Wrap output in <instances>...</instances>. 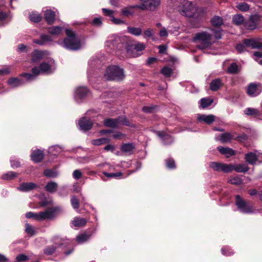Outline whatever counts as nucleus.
I'll list each match as a JSON object with an SVG mask.
<instances>
[{"mask_svg": "<svg viewBox=\"0 0 262 262\" xmlns=\"http://www.w3.org/2000/svg\"><path fill=\"white\" fill-rule=\"evenodd\" d=\"M66 34L67 36L63 40H59L57 43L63 48L71 51H76L82 47L81 41L76 34L70 29H66Z\"/></svg>", "mask_w": 262, "mask_h": 262, "instance_id": "1", "label": "nucleus"}, {"mask_svg": "<svg viewBox=\"0 0 262 262\" xmlns=\"http://www.w3.org/2000/svg\"><path fill=\"white\" fill-rule=\"evenodd\" d=\"M178 11L187 17L199 18L204 14L203 9L197 8L191 2L185 0L177 7Z\"/></svg>", "mask_w": 262, "mask_h": 262, "instance_id": "2", "label": "nucleus"}, {"mask_svg": "<svg viewBox=\"0 0 262 262\" xmlns=\"http://www.w3.org/2000/svg\"><path fill=\"white\" fill-rule=\"evenodd\" d=\"M124 70L118 66H108L104 74V77L108 81H120L125 78Z\"/></svg>", "mask_w": 262, "mask_h": 262, "instance_id": "3", "label": "nucleus"}, {"mask_svg": "<svg viewBox=\"0 0 262 262\" xmlns=\"http://www.w3.org/2000/svg\"><path fill=\"white\" fill-rule=\"evenodd\" d=\"M246 47L252 49H258L262 47V41L259 38H248L243 40V44L236 45L235 49L239 53L244 52Z\"/></svg>", "mask_w": 262, "mask_h": 262, "instance_id": "4", "label": "nucleus"}, {"mask_svg": "<svg viewBox=\"0 0 262 262\" xmlns=\"http://www.w3.org/2000/svg\"><path fill=\"white\" fill-rule=\"evenodd\" d=\"M235 204L237 210L244 214H252L256 212L251 204L245 201L239 195H235Z\"/></svg>", "mask_w": 262, "mask_h": 262, "instance_id": "5", "label": "nucleus"}, {"mask_svg": "<svg viewBox=\"0 0 262 262\" xmlns=\"http://www.w3.org/2000/svg\"><path fill=\"white\" fill-rule=\"evenodd\" d=\"M100 62L97 59H91L89 62V66L87 71L88 79L91 84L95 82V79L98 74L99 69L97 68V64Z\"/></svg>", "mask_w": 262, "mask_h": 262, "instance_id": "6", "label": "nucleus"}, {"mask_svg": "<svg viewBox=\"0 0 262 262\" xmlns=\"http://www.w3.org/2000/svg\"><path fill=\"white\" fill-rule=\"evenodd\" d=\"M194 39L195 41H199L197 47L200 49L208 48L211 45V35L207 32H204L196 34Z\"/></svg>", "mask_w": 262, "mask_h": 262, "instance_id": "7", "label": "nucleus"}, {"mask_svg": "<svg viewBox=\"0 0 262 262\" xmlns=\"http://www.w3.org/2000/svg\"><path fill=\"white\" fill-rule=\"evenodd\" d=\"M91 92L84 86H79L76 87L73 93V97L77 103L82 102L90 95Z\"/></svg>", "mask_w": 262, "mask_h": 262, "instance_id": "8", "label": "nucleus"}, {"mask_svg": "<svg viewBox=\"0 0 262 262\" xmlns=\"http://www.w3.org/2000/svg\"><path fill=\"white\" fill-rule=\"evenodd\" d=\"M54 60L52 58H48L47 61L42 62L38 68V75L40 74H50L54 71Z\"/></svg>", "mask_w": 262, "mask_h": 262, "instance_id": "9", "label": "nucleus"}, {"mask_svg": "<svg viewBox=\"0 0 262 262\" xmlns=\"http://www.w3.org/2000/svg\"><path fill=\"white\" fill-rule=\"evenodd\" d=\"M143 3H147V4H141L134 5L135 9L138 8L142 10H154L160 3V0H140Z\"/></svg>", "mask_w": 262, "mask_h": 262, "instance_id": "10", "label": "nucleus"}, {"mask_svg": "<svg viewBox=\"0 0 262 262\" xmlns=\"http://www.w3.org/2000/svg\"><path fill=\"white\" fill-rule=\"evenodd\" d=\"M105 46L115 50L122 48L123 44L121 42L119 36L116 35H113L109 37L106 42Z\"/></svg>", "mask_w": 262, "mask_h": 262, "instance_id": "11", "label": "nucleus"}, {"mask_svg": "<svg viewBox=\"0 0 262 262\" xmlns=\"http://www.w3.org/2000/svg\"><path fill=\"white\" fill-rule=\"evenodd\" d=\"M209 166L212 170L216 172L222 171L224 173L229 172V164L211 162L209 163Z\"/></svg>", "mask_w": 262, "mask_h": 262, "instance_id": "12", "label": "nucleus"}, {"mask_svg": "<svg viewBox=\"0 0 262 262\" xmlns=\"http://www.w3.org/2000/svg\"><path fill=\"white\" fill-rule=\"evenodd\" d=\"M151 130L161 140L163 144L169 145L173 142V137L171 135L167 134L165 132L157 131L154 129Z\"/></svg>", "mask_w": 262, "mask_h": 262, "instance_id": "13", "label": "nucleus"}, {"mask_svg": "<svg viewBox=\"0 0 262 262\" xmlns=\"http://www.w3.org/2000/svg\"><path fill=\"white\" fill-rule=\"evenodd\" d=\"M258 20V15H252L248 20L244 22V28L247 30H254L256 28Z\"/></svg>", "mask_w": 262, "mask_h": 262, "instance_id": "14", "label": "nucleus"}, {"mask_svg": "<svg viewBox=\"0 0 262 262\" xmlns=\"http://www.w3.org/2000/svg\"><path fill=\"white\" fill-rule=\"evenodd\" d=\"M93 124V121L86 117H82L78 122L80 129L84 132L90 130L92 127Z\"/></svg>", "mask_w": 262, "mask_h": 262, "instance_id": "15", "label": "nucleus"}, {"mask_svg": "<svg viewBox=\"0 0 262 262\" xmlns=\"http://www.w3.org/2000/svg\"><path fill=\"white\" fill-rule=\"evenodd\" d=\"M262 91V86L260 84L251 83L247 88L248 94L252 97L259 95Z\"/></svg>", "mask_w": 262, "mask_h": 262, "instance_id": "16", "label": "nucleus"}, {"mask_svg": "<svg viewBox=\"0 0 262 262\" xmlns=\"http://www.w3.org/2000/svg\"><path fill=\"white\" fill-rule=\"evenodd\" d=\"M55 215V211L52 208H49L45 211L38 212V221L52 220Z\"/></svg>", "mask_w": 262, "mask_h": 262, "instance_id": "17", "label": "nucleus"}, {"mask_svg": "<svg viewBox=\"0 0 262 262\" xmlns=\"http://www.w3.org/2000/svg\"><path fill=\"white\" fill-rule=\"evenodd\" d=\"M53 42L52 39L48 35L41 34L39 39H35L33 40L34 43L39 46L51 45Z\"/></svg>", "mask_w": 262, "mask_h": 262, "instance_id": "18", "label": "nucleus"}, {"mask_svg": "<svg viewBox=\"0 0 262 262\" xmlns=\"http://www.w3.org/2000/svg\"><path fill=\"white\" fill-rule=\"evenodd\" d=\"M229 172L235 170L237 172H246L249 168L246 164H229Z\"/></svg>", "mask_w": 262, "mask_h": 262, "instance_id": "19", "label": "nucleus"}, {"mask_svg": "<svg viewBox=\"0 0 262 262\" xmlns=\"http://www.w3.org/2000/svg\"><path fill=\"white\" fill-rule=\"evenodd\" d=\"M38 187V185L32 182L22 183L17 188V189L20 191L28 192Z\"/></svg>", "mask_w": 262, "mask_h": 262, "instance_id": "20", "label": "nucleus"}, {"mask_svg": "<svg viewBox=\"0 0 262 262\" xmlns=\"http://www.w3.org/2000/svg\"><path fill=\"white\" fill-rule=\"evenodd\" d=\"M60 239H61L59 237H58V236L55 237L54 238L55 243L57 246H56L52 245V246H49L47 247L43 250L44 253L47 255H52L55 251V250L57 247H60L62 245V243H58L56 242V241H60Z\"/></svg>", "mask_w": 262, "mask_h": 262, "instance_id": "21", "label": "nucleus"}, {"mask_svg": "<svg viewBox=\"0 0 262 262\" xmlns=\"http://www.w3.org/2000/svg\"><path fill=\"white\" fill-rule=\"evenodd\" d=\"M197 119L200 122L211 124L215 120V116L213 115L198 114Z\"/></svg>", "mask_w": 262, "mask_h": 262, "instance_id": "22", "label": "nucleus"}, {"mask_svg": "<svg viewBox=\"0 0 262 262\" xmlns=\"http://www.w3.org/2000/svg\"><path fill=\"white\" fill-rule=\"evenodd\" d=\"M43 151L36 149L32 151L31 155V160L35 163H39L43 159Z\"/></svg>", "mask_w": 262, "mask_h": 262, "instance_id": "23", "label": "nucleus"}, {"mask_svg": "<svg viewBox=\"0 0 262 262\" xmlns=\"http://www.w3.org/2000/svg\"><path fill=\"white\" fill-rule=\"evenodd\" d=\"M92 235V233L83 232L76 236V241L79 244H82L88 242Z\"/></svg>", "mask_w": 262, "mask_h": 262, "instance_id": "24", "label": "nucleus"}, {"mask_svg": "<svg viewBox=\"0 0 262 262\" xmlns=\"http://www.w3.org/2000/svg\"><path fill=\"white\" fill-rule=\"evenodd\" d=\"M55 16V12L51 9H48L45 11V19L48 24H52L54 23Z\"/></svg>", "mask_w": 262, "mask_h": 262, "instance_id": "25", "label": "nucleus"}, {"mask_svg": "<svg viewBox=\"0 0 262 262\" xmlns=\"http://www.w3.org/2000/svg\"><path fill=\"white\" fill-rule=\"evenodd\" d=\"M46 51L35 50L32 53V58L31 61L32 62H39L42 58H43Z\"/></svg>", "mask_w": 262, "mask_h": 262, "instance_id": "26", "label": "nucleus"}, {"mask_svg": "<svg viewBox=\"0 0 262 262\" xmlns=\"http://www.w3.org/2000/svg\"><path fill=\"white\" fill-rule=\"evenodd\" d=\"M32 74L23 73L21 76L25 77L28 81H31L36 79L37 76L38 75V68L37 67H34L32 69Z\"/></svg>", "mask_w": 262, "mask_h": 262, "instance_id": "27", "label": "nucleus"}, {"mask_svg": "<svg viewBox=\"0 0 262 262\" xmlns=\"http://www.w3.org/2000/svg\"><path fill=\"white\" fill-rule=\"evenodd\" d=\"M256 151L249 152L245 155V160L248 164L254 165L256 162Z\"/></svg>", "mask_w": 262, "mask_h": 262, "instance_id": "28", "label": "nucleus"}, {"mask_svg": "<svg viewBox=\"0 0 262 262\" xmlns=\"http://www.w3.org/2000/svg\"><path fill=\"white\" fill-rule=\"evenodd\" d=\"M23 80L17 78H11L8 81V85L12 88L20 86L24 84Z\"/></svg>", "mask_w": 262, "mask_h": 262, "instance_id": "29", "label": "nucleus"}, {"mask_svg": "<svg viewBox=\"0 0 262 262\" xmlns=\"http://www.w3.org/2000/svg\"><path fill=\"white\" fill-rule=\"evenodd\" d=\"M134 149L135 146L133 143H125L121 146V150L128 155L132 154Z\"/></svg>", "mask_w": 262, "mask_h": 262, "instance_id": "30", "label": "nucleus"}, {"mask_svg": "<svg viewBox=\"0 0 262 262\" xmlns=\"http://www.w3.org/2000/svg\"><path fill=\"white\" fill-rule=\"evenodd\" d=\"M217 148L221 154L225 155L227 157H229L235 154V151L229 147L218 146Z\"/></svg>", "mask_w": 262, "mask_h": 262, "instance_id": "31", "label": "nucleus"}, {"mask_svg": "<svg viewBox=\"0 0 262 262\" xmlns=\"http://www.w3.org/2000/svg\"><path fill=\"white\" fill-rule=\"evenodd\" d=\"M58 184L54 181H50L47 183L45 187V190L50 193H53L57 190Z\"/></svg>", "mask_w": 262, "mask_h": 262, "instance_id": "32", "label": "nucleus"}, {"mask_svg": "<svg viewBox=\"0 0 262 262\" xmlns=\"http://www.w3.org/2000/svg\"><path fill=\"white\" fill-rule=\"evenodd\" d=\"M223 83L219 78L212 80L210 83V89L212 91H216L222 85Z\"/></svg>", "mask_w": 262, "mask_h": 262, "instance_id": "33", "label": "nucleus"}, {"mask_svg": "<svg viewBox=\"0 0 262 262\" xmlns=\"http://www.w3.org/2000/svg\"><path fill=\"white\" fill-rule=\"evenodd\" d=\"M234 138L233 135L230 133L222 134L220 137H216V140H220L222 143H226Z\"/></svg>", "mask_w": 262, "mask_h": 262, "instance_id": "34", "label": "nucleus"}, {"mask_svg": "<svg viewBox=\"0 0 262 262\" xmlns=\"http://www.w3.org/2000/svg\"><path fill=\"white\" fill-rule=\"evenodd\" d=\"M72 223L75 227H81L86 224V220L82 217H75L72 221Z\"/></svg>", "mask_w": 262, "mask_h": 262, "instance_id": "35", "label": "nucleus"}, {"mask_svg": "<svg viewBox=\"0 0 262 262\" xmlns=\"http://www.w3.org/2000/svg\"><path fill=\"white\" fill-rule=\"evenodd\" d=\"M62 147L58 145H54L49 147L48 152L51 155L57 156L62 151Z\"/></svg>", "mask_w": 262, "mask_h": 262, "instance_id": "36", "label": "nucleus"}, {"mask_svg": "<svg viewBox=\"0 0 262 262\" xmlns=\"http://www.w3.org/2000/svg\"><path fill=\"white\" fill-rule=\"evenodd\" d=\"M104 125L106 127H112L113 128H115L118 127V120L116 119H106L104 121Z\"/></svg>", "mask_w": 262, "mask_h": 262, "instance_id": "37", "label": "nucleus"}, {"mask_svg": "<svg viewBox=\"0 0 262 262\" xmlns=\"http://www.w3.org/2000/svg\"><path fill=\"white\" fill-rule=\"evenodd\" d=\"M134 5L124 7L121 10V14L124 16H129L134 15L135 12Z\"/></svg>", "mask_w": 262, "mask_h": 262, "instance_id": "38", "label": "nucleus"}, {"mask_svg": "<svg viewBox=\"0 0 262 262\" xmlns=\"http://www.w3.org/2000/svg\"><path fill=\"white\" fill-rule=\"evenodd\" d=\"M63 29L62 27L53 26L48 28V33L53 35H57L60 34Z\"/></svg>", "mask_w": 262, "mask_h": 262, "instance_id": "39", "label": "nucleus"}, {"mask_svg": "<svg viewBox=\"0 0 262 262\" xmlns=\"http://www.w3.org/2000/svg\"><path fill=\"white\" fill-rule=\"evenodd\" d=\"M228 182L231 184L238 185L242 183L243 180L239 176L236 175L229 177Z\"/></svg>", "mask_w": 262, "mask_h": 262, "instance_id": "40", "label": "nucleus"}, {"mask_svg": "<svg viewBox=\"0 0 262 262\" xmlns=\"http://www.w3.org/2000/svg\"><path fill=\"white\" fill-rule=\"evenodd\" d=\"M43 174L48 178H55L58 176L59 172L57 170L55 169H47L45 170Z\"/></svg>", "mask_w": 262, "mask_h": 262, "instance_id": "41", "label": "nucleus"}, {"mask_svg": "<svg viewBox=\"0 0 262 262\" xmlns=\"http://www.w3.org/2000/svg\"><path fill=\"white\" fill-rule=\"evenodd\" d=\"M127 31L130 34L135 36H139L141 35L142 32L141 28L130 26L127 27Z\"/></svg>", "mask_w": 262, "mask_h": 262, "instance_id": "42", "label": "nucleus"}, {"mask_svg": "<svg viewBox=\"0 0 262 262\" xmlns=\"http://www.w3.org/2000/svg\"><path fill=\"white\" fill-rule=\"evenodd\" d=\"M244 113L248 116H254L255 117L260 116V113L256 108L248 107L244 110Z\"/></svg>", "mask_w": 262, "mask_h": 262, "instance_id": "43", "label": "nucleus"}, {"mask_svg": "<svg viewBox=\"0 0 262 262\" xmlns=\"http://www.w3.org/2000/svg\"><path fill=\"white\" fill-rule=\"evenodd\" d=\"M213 102V100L209 98H203L200 100V106L205 108L210 106Z\"/></svg>", "mask_w": 262, "mask_h": 262, "instance_id": "44", "label": "nucleus"}, {"mask_svg": "<svg viewBox=\"0 0 262 262\" xmlns=\"http://www.w3.org/2000/svg\"><path fill=\"white\" fill-rule=\"evenodd\" d=\"M210 22L213 26L220 27L223 24V21L222 18L220 16H214L211 18Z\"/></svg>", "mask_w": 262, "mask_h": 262, "instance_id": "45", "label": "nucleus"}, {"mask_svg": "<svg viewBox=\"0 0 262 262\" xmlns=\"http://www.w3.org/2000/svg\"><path fill=\"white\" fill-rule=\"evenodd\" d=\"M126 52L127 55L130 57H136L141 54V53H138L134 49H131V45H129L126 47Z\"/></svg>", "mask_w": 262, "mask_h": 262, "instance_id": "46", "label": "nucleus"}, {"mask_svg": "<svg viewBox=\"0 0 262 262\" xmlns=\"http://www.w3.org/2000/svg\"><path fill=\"white\" fill-rule=\"evenodd\" d=\"M110 142V140L106 138H101L93 140L92 144L94 145H100Z\"/></svg>", "mask_w": 262, "mask_h": 262, "instance_id": "47", "label": "nucleus"}, {"mask_svg": "<svg viewBox=\"0 0 262 262\" xmlns=\"http://www.w3.org/2000/svg\"><path fill=\"white\" fill-rule=\"evenodd\" d=\"M232 20L233 23L237 26L244 24V17L241 14H235L233 16Z\"/></svg>", "mask_w": 262, "mask_h": 262, "instance_id": "48", "label": "nucleus"}, {"mask_svg": "<svg viewBox=\"0 0 262 262\" xmlns=\"http://www.w3.org/2000/svg\"><path fill=\"white\" fill-rule=\"evenodd\" d=\"M18 176V174L14 171H8L2 176V178L5 180H11Z\"/></svg>", "mask_w": 262, "mask_h": 262, "instance_id": "49", "label": "nucleus"}, {"mask_svg": "<svg viewBox=\"0 0 262 262\" xmlns=\"http://www.w3.org/2000/svg\"><path fill=\"white\" fill-rule=\"evenodd\" d=\"M118 120V126L120 125H123L127 126H133V125L130 123L129 121L126 119L125 116H121L117 118Z\"/></svg>", "mask_w": 262, "mask_h": 262, "instance_id": "50", "label": "nucleus"}, {"mask_svg": "<svg viewBox=\"0 0 262 262\" xmlns=\"http://www.w3.org/2000/svg\"><path fill=\"white\" fill-rule=\"evenodd\" d=\"M236 8L241 11L246 12L249 10V5L245 2L237 3Z\"/></svg>", "mask_w": 262, "mask_h": 262, "instance_id": "51", "label": "nucleus"}, {"mask_svg": "<svg viewBox=\"0 0 262 262\" xmlns=\"http://www.w3.org/2000/svg\"><path fill=\"white\" fill-rule=\"evenodd\" d=\"M30 20L34 23H38L41 19V16L40 14L33 12L29 15Z\"/></svg>", "mask_w": 262, "mask_h": 262, "instance_id": "52", "label": "nucleus"}, {"mask_svg": "<svg viewBox=\"0 0 262 262\" xmlns=\"http://www.w3.org/2000/svg\"><path fill=\"white\" fill-rule=\"evenodd\" d=\"M145 46L143 43H138L135 45H131V49H134L138 53H141L145 49Z\"/></svg>", "mask_w": 262, "mask_h": 262, "instance_id": "53", "label": "nucleus"}, {"mask_svg": "<svg viewBox=\"0 0 262 262\" xmlns=\"http://www.w3.org/2000/svg\"><path fill=\"white\" fill-rule=\"evenodd\" d=\"M25 232L30 236L35 234V231L34 228L28 223L25 224Z\"/></svg>", "mask_w": 262, "mask_h": 262, "instance_id": "54", "label": "nucleus"}, {"mask_svg": "<svg viewBox=\"0 0 262 262\" xmlns=\"http://www.w3.org/2000/svg\"><path fill=\"white\" fill-rule=\"evenodd\" d=\"M261 48H262V47ZM253 55L255 57V60L259 64L262 65V50H259L253 53Z\"/></svg>", "mask_w": 262, "mask_h": 262, "instance_id": "55", "label": "nucleus"}, {"mask_svg": "<svg viewBox=\"0 0 262 262\" xmlns=\"http://www.w3.org/2000/svg\"><path fill=\"white\" fill-rule=\"evenodd\" d=\"M103 174L104 175L105 177L108 178H119L122 175V173L121 172H107L106 171H103L102 172Z\"/></svg>", "mask_w": 262, "mask_h": 262, "instance_id": "56", "label": "nucleus"}, {"mask_svg": "<svg viewBox=\"0 0 262 262\" xmlns=\"http://www.w3.org/2000/svg\"><path fill=\"white\" fill-rule=\"evenodd\" d=\"M161 72L165 77H169L172 73V70L170 68L165 67L161 70Z\"/></svg>", "mask_w": 262, "mask_h": 262, "instance_id": "57", "label": "nucleus"}, {"mask_svg": "<svg viewBox=\"0 0 262 262\" xmlns=\"http://www.w3.org/2000/svg\"><path fill=\"white\" fill-rule=\"evenodd\" d=\"M227 71L230 74H235L238 72V66L235 62L232 63L227 69Z\"/></svg>", "mask_w": 262, "mask_h": 262, "instance_id": "58", "label": "nucleus"}, {"mask_svg": "<svg viewBox=\"0 0 262 262\" xmlns=\"http://www.w3.org/2000/svg\"><path fill=\"white\" fill-rule=\"evenodd\" d=\"M221 252L223 255L225 256H230L233 254L232 250L228 246H225L221 249Z\"/></svg>", "mask_w": 262, "mask_h": 262, "instance_id": "59", "label": "nucleus"}, {"mask_svg": "<svg viewBox=\"0 0 262 262\" xmlns=\"http://www.w3.org/2000/svg\"><path fill=\"white\" fill-rule=\"evenodd\" d=\"M71 205L75 210L78 209L79 207V203L78 200L74 195L71 196Z\"/></svg>", "mask_w": 262, "mask_h": 262, "instance_id": "60", "label": "nucleus"}, {"mask_svg": "<svg viewBox=\"0 0 262 262\" xmlns=\"http://www.w3.org/2000/svg\"><path fill=\"white\" fill-rule=\"evenodd\" d=\"M10 161L11 166L12 168H18L20 165V162L16 158H15L13 157L11 158Z\"/></svg>", "mask_w": 262, "mask_h": 262, "instance_id": "61", "label": "nucleus"}, {"mask_svg": "<svg viewBox=\"0 0 262 262\" xmlns=\"http://www.w3.org/2000/svg\"><path fill=\"white\" fill-rule=\"evenodd\" d=\"M166 167L169 169H173L176 167L175 162L173 159L168 158L166 161Z\"/></svg>", "mask_w": 262, "mask_h": 262, "instance_id": "62", "label": "nucleus"}, {"mask_svg": "<svg viewBox=\"0 0 262 262\" xmlns=\"http://www.w3.org/2000/svg\"><path fill=\"white\" fill-rule=\"evenodd\" d=\"M16 50L19 53H27L29 51L27 46L24 44L19 45Z\"/></svg>", "mask_w": 262, "mask_h": 262, "instance_id": "63", "label": "nucleus"}, {"mask_svg": "<svg viewBox=\"0 0 262 262\" xmlns=\"http://www.w3.org/2000/svg\"><path fill=\"white\" fill-rule=\"evenodd\" d=\"M26 217L28 219L33 218L38 220V213H34L33 212H28L26 213Z\"/></svg>", "mask_w": 262, "mask_h": 262, "instance_id": "64", "label": "nucleus"}]
</instances>
